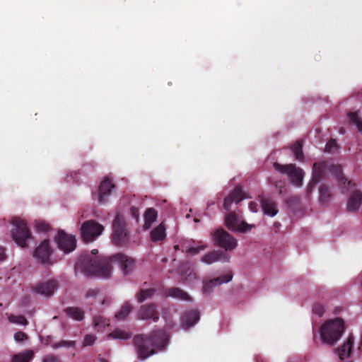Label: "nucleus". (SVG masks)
<instances>
[{
  "label": "nucleus",
  "instance_id": "obj_18",
  "mask_svg": "<svg viewBox=\"0 0 362 362\" xmlns=\"http://www.w3.org/2000/svg\"><path fill=\"white\" fill-rule=\"evenodd\" d=\"M115 185L109 178L104 180L99 186L98 201L103 204L107 202L108 197L112 192V189L115 188Z\"/></svg>",
  "mask_w": 362,
  "mask_h": 362
},
{
  "label": "nucleus",
  "instance_id": "obj_6",
  "mask_svg": "<svg viewBox=\"0 0 362 362\" xmlns=\"http://www.w3.org/2000/svg\"><path fill=\"white\" fill-rule=\"evenodd\" d=\"M11 223L15 226V228L11 232L13 240L20 247H25L26 245V240L30 238L31 235L25 223L17 217L12 218Z\"/></svg>",
  "mask_w": 362,
  "mask_h": 362
},
{
  "label": "nucleus",
  "instance_id": "obj_49",
  "mask_svg": "<svg viewBox=\"0 0 362 362\" xmlns=\"http://www.w3.org/2000/svg\"><path fill=\"white\" fill-rule=\"evenodd\" d=\"M256 206H257L256 204H254L253 202H250L249 204V208L250 209V210L252 211H255V212L257 211Z\"/></svg>",
  "mask_w": 362,
  "mask_h": 362
},
{
  "label": "nucleus",
  "instance_id": "obj_8",
  "mask_svg": "<svg viewBox=\"0 0 362 362\" xmlns=\"http://www.w3.org/2000/svg\"><path fill=\"white\" fill-rule=\"evenodd\" d=\"M104 230L103 225L95 220H88L83 222L81 227V233L83 240L86 243L94 241Z\"/></svg>",
  "mask_w": 362,
  "mask_h": 362
},
{
  "label": "nucleus",
  "instance_id": "obj_44",
  "mask_svg": "<svg viewBox=\"0 0 362 362\" xmlns=\"http://www.w3.org/2000/svg\"><path fill=\"white\" fill-rule=\"evenodd\" d=\"M27 334L22 331L17 332L14 334V339L18 342L23 341V340L27 339Z\"/></svg>",
  "mask_w": 362,
  "mask_h": 362
},
{
  "label": "nucleus",
  "instance_id": "obj_9",
  "mask_svg": "<svg viewBox=\"0 0 362 362\" xmlns=\"http://www.w3.org/2000/svg\"><path fill=\"white\" fill-rule=\"evenodd\" d=\"M54 240L58 247L66 254L74 251L76 247L75 237L66 233L62 230L58 231L57 235L55 236Z\"/></svg>",
  "mask_w": 362,
  "mask_h": 362
},
{
  "label": "nucleus",
  "instance_id": "obj_21",
  "mask_svg": "<svg viewBox=\"0 0 362 362\" xmlns=\"http://www.w3.org/2000/svg\"><path fill=\"white\" fill-rule=\"evenodd\" d=\"M166 228L162 222L154 228L150 233V238L152 242H161L166 238Z\"/></svg>",
  "mask_w": 362,
  "mask_h": 362
},
{
  "label": "nucleus",
  "instance_id": "obj_30",
  "mask_svg": "<svg viewBox=\"0 0 362 362\" xmlns=\"http://www.w3.org/2000/svg\"><path fill=\"white\" fill-rule=\"evenodd\" d=\"M292 151L297 160H302L303 159L302 140H298L296 141L292 146Z\"/></svg>",
  "mask_w": 362,
  "mask_h": 362
},
{
  "label": "nucleus",
  "instance_id": "obj_25",
  "mask_svg": "<svg viewBox=\"0 0 362 362\" xmlns=\"http://www.w3.org/2000/svg\"><path fill=\"white\" fill-rule=\"evenodd\" d=\"M157 211L153 208H148L144 213V230H148L151 226L152 223L156 221Z\"/></svg>",
  "mask_w": 362,
  "mask_h": 362
},
{
  "label": "nucleus",
  "instance_id": "obj_56",
  "mask_svg": "<svg viewBox=\"0 0 362 362\" xmlns=\"http://www.w3.org/2000/svg\"><path fill=\"white\" fill-rule=\"evenodd\" d=\"M274 225H275L276 227H278L280 225V223H275Z\"/></svg>",
  "mask_w": 362,
  "mask_h": 362
},
{
  "label": "nucleus",
  "instance_id": "obj_45",
  "mask_svg": "<svg viewBox=\"0 0 362 362\" xmlns=\"http://www.w3.org/2000/svg\"><path fill=\"white\" fill-rule=\"evenodd\" d=\"M42 362H61V361L55 356L54 355H46Z\"/></svg>",
  "mask_w": 362,
  "mask_h": 362
},
{
  "label": "nucleus",
  "instance_id": "obj_53",
  "mask_svg": "<svg viewBox=\"0 0 362 362\" xmlns=\"http://www.w3.org/2000/svg\"><path fill=\"white\" fill-rule=\"evenodd\" d=\"M99 362H109L107 359L100 358H99Z\"/></svg>",
  "mask_w": 362,
  "mask_h": 362
},
{
  "label": "nucleus",
  "instance_id": "obj_4",
  "mask_svg": "<svg viewBox=\"0 0 362 362\" xmlns=\"http://www.w3.org/2000/svg\"><path fill=\"white\" fill-rule=\"evenodd\" d=\"M111 239L114 245L125 247L130 240V235L127 231L124 219L117 214L112 224Z\"/></svg>",
  "mask_w": 362,
  "mask_h": 362
},
{
  "label": "nucleus",
  "instance_id": "obj_7",
  "mask_svg": "<svg viewBox=\"0 0 362 362\" xmlns=\"http://www.w3.org/2000/svg\"><path fill=\"white\" fill-rule=\"evenodd\" d=\"M214 244L227 250H233L237 246V240L223 228L211 233Z\"/></svg>",
  "mask_w": 362,
  "mask_h": 362
},
{
  "label": "nucleus",
  "instance_id": "obj_19",
  "mask_svg": "<svg viewBox=\"0 0 362 362\" xmlns=\"http://www.w3.org/2000/svg\"><path fill=\"white\" fill-rule=\"evenodd\" d=\"M199 320V313L196 310H191L182 314L181 326L183 329H187L194 325Z\"/></svg>",
  "mask_w": 362,
  "mask_h": 362
},
{
  "label": "nucleus",
  "instance_id": "obj_16",
  "mask_svg": "<svg viewBox=\"0 0 362 362\" xmlns=\"http://www.w3.org/2000/svg\"><path fill=\"white\" fill-rule=\"evenodd\" d=\"M202 262L211 264L216 262H228L230 256L226 252L221 250H213L202 257Z\"/></svg>",
  "mask_w": 362,
  "mask_h": 362
},
{
  "label": "nucleus",
  "instance_id": "obj_29",
  "mask_svg": "<svg viewBox=\"0 0 362 362\" xmlns=\"http://www.w3.org/2000/svg\"><path fill=\"white\" fill-rule=\"evenodd\" d=\"M132 305L129 303H124L115 317L118 320H124L132 311Z\"/></svg>",
  "mask_w": 362,
  "mask_h": 362
},
{
  "label": "nucleus",
  "instance_id": "obj_47",
  "mask_svg": "<svg viewBox=\"0 0 362 362\" xmlns=\"http://www.w3.org/2000/svg\"><path fill=\"white\" fill-rule=\"evenodd\" d=\"M98 289H96V288H90L89 289L87 292H86V298H90V297H95L98 295Z\"/></svg>",
  "mask_w": 362,
  "mask_h": 362
},
{
  "label": "nucleus",
  "instance_id": "obj_33",
  "mask_svg": "<svg viewBox=\"0 0 362 362\" xmlns=\"http://www.w3.org/2000/svg\"><path fill=\"white\" fill-rule=\"evenodd\" d=\"M109 337L113 339H128L131 338V334L124 330L122 329H115L112 331L110 334Z\"/></svg>",
  "mask_w": 362,
  "mask_h": 362
},
{
  "label": "nucleus",
  "instance_id": "obj_36",
  "mask_svg": "<svg viewBox=\"0 0 362 362\" xmlns=\"http://www.w3.org/2000/svg\"><path fill=\"white\" fill-rule=\"evenodd\" d=\"M9 322L18 325H28V320L25 319V317L23 315H11L8 317Z\"/></svg>",
  "mask_w": 362,
  "mask_h": 362
},
{
  "label": "nucleus",
  "instance_id": "obj_52",
  "mask_svg": "<svg viewBox=\"0 0 362 362\" xmlns=\"http://www.w3.org/2000/svg\"><path fill=\"white\" fill-rule=\"evenodd\" d=\"M98 250H96V249H94V250H93L91 251V253H92V255H95L96 254H98Z\"/></svg>",
  "mask_w": 362,
  "mask_h": 362
},
{
  "label": "nucleus",
  "instance_id": "obj_14",
  "mask_svg": "<svg viewBox=\"0 0 362 362\" xmlns=\"http://www.w3.org/2000/svg\"><path fill=\"white\" fill-rule=\"evenodd\" d=\"M329 170V164L327 162L315 163L313 166V182L316 184L327 177Z\"/></svg>",
  "mask_w": 362,
  "mask_h": 362
},
{
  "label": "nucleus",
  "instance_id": "obj_35",
  "mask_svg": "<svg viewBox=\"0 0 362 362\" xmlns=\"http://www.w3.org/2000/svg\"><path fill=\"white\" fill-rule=\"evenodd\" d=\"M339 146L335 139H331L325 145V151L329 153H334L338 151Z\"/></svg>",
  "mask_w": 362,
  "mask_h": 362
},
{
  "label": "nucleus",
  "instance_id": "obj_43",
  "mask_svg": "<svg viewBox=\"0 0 362 362\" xmlns=\"http://www.w3.org/2000/svg\"><path fill=\"white\" fill-rule=\"evenodd\" d=\"M95 339L96 337L93 334H87L84 337L83 344L85 346H91L94 344Z\"/></svg>",
  "mask_w": 362,
  "mask_h": 362
},
{
  "label": "nucleus",
  "instance_id": "obj_51",
  "mask_svg": "<svg viewBox=\"0 0 362 362\" xmlns=\"http://www.w3.org/2000/svg\"><path fill=\"white\" fill-rule=\"evenodd\" d=\"M100 320H101V317H95L94 318V322H95V326H98L100 322Z\"/></svg>",
  "mask_w": 362,
  "mask_h": 362
},
{
  "label": "nucleus",
  "instance_id": "obj_46",
  "mask_svg": "<svg viewBox=\"0 0 362 362\" xmlns=\"http://www.w3.org/2000/svg\"><path fill=\"white\" fill-rule=\"evenodd\" d=\"M131 215L132 218H134L136 222H138L139 218V212L138 208L132 206L131 208Z\"/></svg>",
  "mask_w": 362,
  "mask_h": 362
},
{
  "label": "nucleus",
  "instance_id": "obj_13",
  "mask_svg": "<svg viewBox=\"0 0 362 362\" xmlns=\"http://www.w3.org/2000/svg\"><path fill=\"white\" fill-rule=\"evenodd\" d=\"M232 279V272L229 271L226 274L221 275L217 278L204 281L202 291L204 293H209L213 291L214 287L220 286L224 283H228Z\"/></svg>",
  "mask_w": 362,
  "mask_h": 362
},
{
  "label": "nucleus",
  "instance_id": "obj_20",
  "mask_svg": "<svg viewBox=\"0 0 362 362\" xmlns=\"http://www.w3.org/2000/svg\"><path fill=\"white\" fill-rule=\"evenodd\" d=\"M243 194L242 189L239 187L235 189L226 197L223 202V208L226 211H230L233 203L238 204L243 199Z\"/></svg>",
  "mask_w": 362,
  "mask_h": 362
},
{
  "label": "nucleus",
  "instance_id": "obj_50",
  "mask_svg": "<svg viewBox=\"0 0 362 362\" xmlns=\"http://www.w3.org/2000/svg\"><path fill=\"white\" fill-rule=\"evenodd\" d=\"M298 199L297 197H291V198L288 199L287 203L289 204L292 202H298Z\"/></svg>",
  "mask_w": 362,
  "mask_h": 362
},
{
  "label": "nucleus",
  "instance_id": "obj_15",
  "mask_svg": "<svg viewBox=\"0 0 362 362\" xmlns=\"http://www.w3.org/2000/svg\"><path fill=\"white\" fill-rule=\"evenodd\" d=\"M138 316L141 320L152 319L153 322H158L159 315L156 305L155 303H150L141 305L139 310Z\"/></svg>",
  "mask_w": 362,
  "mask_h": 362
},
{
  "label": "nucleus",
  "instance_id": "obj_17",
  "mask_svg": "<svg viewBox=\"0 0 362 362\" xmlns=\"http://www.w3.org/2000/svg\"><path fill=\"white\" fill-rule=\"evenodd\" d=\"M261 206L264 213L269 216H274L278 213L276 204L269 197L265 195L259 196Z\"/></svg>",
  "mask_w": 362,
  "mask_h": 362
},
{
  "label": "nucleus",
  "instance_id": "obj_2",
  "mask_svg": "<svg viewBox=\"0 0 362 362\" xmlns=\"http://www.w3.org/2000/svg\"><path fill=\"white\" fill-rule=\"evenodd\" d=\"M168 337L163 329H156L149 334H139L134 337L133 342L138 358L143 361L156 353V349H164Z\"/></svg>",
  "mask_w": 362,
  "mask_h": 362
},
{
  "label": "nucleus",
  "instance_id": "obj_11",
  "mask_svg": "<svg viewBox=\"0 0 362 362\" xmlns=\"http://www.w3.org/2000/svg\"><path fill=\"white\" fill-rule=\"evenodd\" d=\"M52 250L49 246V240H44L34 251V257L42 264H51L50 255Z\"/></svg>",
  "mask_w": 362,
  "mask_h": 362
},
{
  "label": "nucleus",
  "instance_id": "obj_26",
  "mask_svg": "<svg viewBox=\"0 0 362 362\" xmlns=\"http://www.w3.org/2000/svg\"><path fill=\"white\" fill-rule=\"evenodd\" d=\"M238 216L235 212H229L225 218V225L228 230L235 231L238 224Z\"/></svg>",
  "mask_w": 362,
  "mask_h": 362
},
{
  "label": "nucleus",
  "instance_id": "obj_27",
  "mask_svg": "<svg viewBox=\"0 0 362 362\" xmlns=\"http://www.w3.org/2000/svg\"><path fill=\"white\" fill-rule=\"evenodd\" d=\"M33 357V351L27 349L14 355L12 358V362H30Z\"/></svg>",
  "mask_w": 362,
  "mask_h": 362
},
{
  "label": "nucleus",
  "instance_id": "obj_31",
  "mask_svg": "<svg viewBox=\"0 0 362 362\" xmlns=\"http://www.w3.org/2000/svg\"><path fill=\"white\" fill-rule=\"evenodd\" d=\"M154 293V288L141 289L140 292L136 293V297L139 303H142L146 299L153 296Z\"/></svg>",
  "mask_w": 362,
  "mask_h": 362
},
{
  "label": "nucleus",
  "instance_id": "obj_10",
  "mask_svg": "<svg viewBox=\"0 0 362 362\" xmlns=\"http://www.w3.org/2000/svg\"><path fill=\"white\" fill-rule=\"evenodd\" d=\"M347 189L351 192L347 202V209L350 212L357 211L362 203V192L356 188V185L351 181L347 182Z\"/></svg>",
  "mask_w": 362,
  "mask_h": 362
},
{
  "label": "nucleus",
  "instance_id": "obj_37",
  "mask_svg": "<svg viewBox=\"0 0 362 362\" xmlns=\"http://www.w3.org/2000/svg\"><path fill=\"white\" fill-rule=\"evenodd\" d=\"M75 341H66V340H61L58 342H54L51 344V346L53 349H59L61 347H74Z\"/></svg>",
  "mask_w": 362,
  "mask_h": 362
},
{
  "label": "nucleus",
  "instance_id": "obj_3",
  "mask_svg": "<svg viewBox=\"0 0 362 362\" xmlns=\"http://www.w3.org/2000/svg\"><path fill=\"white\" fill-rule=\"evenodd\" d=\"M344 331V320L341 318H335L322 325L320 337L324 342L332 344L339 339Z\"/></svg>",
  "mask_w": 362,
  "mask_h": 362
},
{
  "label": "nucleus",
  "instance_id": "obj_34",
  "mask_svg": "<svg viewBox=\"0 0 362 362\" xmlns=\"http://www.w3.org/2000/svg\"><path fill=\"white\" fill-rule=\"evenodd\" d=\"M349 117L350 121L354 124L359 132H362V118L359 117L358 112H349Z\"/></svg>",
  "mask_w": 362,
  "mask_h": 362
},
{
  "label": "nucleus",
  "instance_id": "obj_24",
  "mask_svg": "<svg viewBox=\"0 0 362 362\" xmlns=\"http://www.w3.org/2000/svg\"><path fill=\"white\" fill-rule=\"evenodd\" d=\"M354 340V339L353 337H349L346 343L344 344L342 346L337 349L339 357L341 361L344 360L346 357L350 356Z\"/></svg>",
  "mask_w": 362,
  "mask_h": 362
},
{
  "label": "nucleus",
  "instance_id": "obj_55",
  "mask_svg": "<svg viewBox=\"0 0 362 362\" xmlns=\"http://www.w3.org/2000/svg\"><path fill=\"white\" fill-rule=\"evenodd\" d=\"M106 302L109 304L110 302H107V300H103V302H102V304L104 305L105 303H106Z\"/></svg>",
  "mask_w": 362,
  "mask_h": 362
},
{
  "label": "nucleus",
  "instance_id": "obj_48",
  "mask_svg": "<svg viewBox=\"0 0 362 362\" xmlns=\"http://www.w3.org/2000/svg\"><path fill=\"white\" fill-rule=\"evenodd\" d=\"M6 258L5 249L0 246V261H3Z\"/></svg>",
  "mask_w": 362,
  "mask_h": 362
},
{
  "label": "nucleus",
  "instance_id": "obj_23",
  "mask_svg": "<svg viewBox=\"0 0 362 362\" xmlns=\"http://www.w3.org/2000/svg\"><path fill=\"white\" fill-rule=\"evenodd\" d=\"M64 311L69 317L76 321H82L85 317L83 310L78 307H67Z\"/></svg>",
  "mask_w": 362,
  "mask_h": 362
},
{
  "label": "nucleus",
  "instance_id": "obj_42",
  "mask_svg": "<svg viewBox=\"0 0 362 362\" xmlns=\"http://www.w3.org/2000/svg\"><path fill=\"white\" fill-rule=\"evenodd\" d=\"M35 228L37 231L46 232L49 229V226L43 221H40L35 224Z\"/></svg>",
  "mask_w": 362,
  "mask_h": 362
},
{
  "label": "nucleus",
  "instance_id": "obj_5",
  "mask_svg": "<svg viewBox=\"0 0 362 362\" xmlns=\"http://www.w3.org/2000/svg\"><path fill=\"white\" fill-rule=\"evenodd\" d=\"M273 168L277 172L286 175L291 182L296 186H300L303 178V171L295 164L282 165L277 162L273 163Z\"/></svg>",
  "mask_w": 362,
  "mask_h": 362
},
{
  "label": "nucleus",
  "instance_id": "obj_40",
  "mask_svg": "<svg viewBox=\"0 0 362 362\" xmlns=\"http://www.w3.org/2000/svg\"><path fill=\"white\" fill-rule=\"evenodd\" d=\"M313 312L319 317H321L325 313L324 306L320 303H315L313 305Z\"/></svg>",
  "mask_w": 362,
  "mask_h": 362
},
{
  "label": "nucleus",
  "instance_id": "obj_39",
  "mask_svg": "<svg viewBox=\"0 0 362 362\" xmlns=\"http://www.w3.org/2000/svg\"><path fill=\"white\" fill-rule=\"evenodd\" d=\"M255 227V225L248 224L246 222L242 221L238 226L235 231L241 233H247L252 230Z\"/></svg>",
  "mask_w": 362,
  "mask_h": 362
},
{
  "label": "nucleus",
  "instance_id": "obj_38",
  "mask_svg": "<svg viewBox=\"0 0 362 362\" xmlns=\"http://www.w3.org/2000/svg\"><path fill=\"white\" fill-rule=\"evenodd\" d=\"M205 249L204 245H200L198 247H194V246H186L185 248L182 250V251L184 252H187L193 255H195L198 254L201 250H204Z\"/></svg>",
  "mask_w": 362,
  "mask_h": 362
},
{
  "label": "nucleus",
  "instance_id": "obj_1",
  "mask_svg": "<svg viewBox=\"0 0 362 362\" xmlns=\"http://www.w3.org/2000/svg\"><path fill=\"white\" fill-rule=\"evenodd\" d=\"M112 262H116L124 275L133 272L135 262L130 257L117 253L112 257H93L90 254L81 255L75 264V269L87 276L108 278L112 273Z\"/></svg>",
  "mask_w": 362,
  "mask_h": 362
},
{
  "label": "nucleus",
  "instance_id": "obj_32",
  "mask_svg": "<svg viewBox=\"0 0 362 362\" xmlns=\"http://www.w3.org/2000/svg\"><path fill=\"white\" fill-rule=\"evenodd\" d=\"M320 200L325 203L329 201L331 193L329 188L325 185H322L319 188Z\"/></svg>",
  "mask_w": 362,
  "mask_h": 362
},
{
  "label": "nucleus",
  "instance_id": "obj_22",
  "mask_svg": "<svg viewBox=\"0 0 362 362\" xmlns=\"http://www.w3.org/2000/svg\"><path fill=\"white\" fill-rule=\"evenodd\" d=\"M164 295L166 297H172L182 300H190V297L187 293L177 287H172L165 290Z\"/></svg>",
  "mask_w": 362,
  "mask_h": 362
},
{
  "label": "nucleus",
  "instance_id": "obj_57",
  "mask_svg": "<svg viewBox=\"0 0 362 362\" xmlns=\"http://www.w3.org/2000/svg\"><path fill=\"white\" fill-rule=\"evenodd\" d=\"M344 130L341 128V129H340V132H341V133H344Z\"/></svg>",
  "mask_w": 362,
  "mask_h": 362
},
{
  "label": "nucleus",
  "instance_id": "obj_28",
  "mask_svg": "<svg viewBox=\"0 0 362 362\" xmlns=\"http://www.w3.org/2000/svg\"><path fill=\"white\" fill-rule=\"evenodd\" d=\"M329 173L335 177L337 180H340L341 184L345 186L347 179L342 175V168L340 165L329 164Z\"/></svg>",
  "mask_w": 362,
  "mask_h": 362
},
{
  "label": "nucleus",
  "instance_id": "obj_12",
  "mask_svg": "<svg viewBox=\"0 0 362 362\" xmlns=\"http://www.w3.org/2000/svg\"><path fill=\"white\" fill-rule=\"evenodd\" d=\"M57 281L50 279L45 282L37 283L31 287L32 290L37 294L45 297H50L53 295L54 289L57 287Z\"/></svg>",
  "mask_w": 362,
  "mask_h": 362
},
{
  "label": "nucleus",
  "instance_id": "obj_41",
  "mask_svg": "<svg viewBox=\"0 0 362 362\" xmlns=\"http://www.w3.org/2000/svg\"><path fill=\"white\" fill-rule=\"evenodd\" d=\"M274 185L275 188L278 190L279 194H281L284 192V190L286 187L285 180H276L274 182Z\"/></svg>",
  "mask_w": 362,
  "mask_h": 362
},
{
  "label": "nucleus",
  "instance_id": "obj_54",
  "mask_svg": "<svg viewBox=\"0 0 362 362\" xmlns=\"http://www.w3.org/2000/svg\"><path fill=\"white\" fill-rule=\"evenodd\" d=\"M174 249L175 250H179V245H176L174 246Z\"/></svg>",
  "mask_w": 362,
  "mask_h": 362
}]
</instances>
